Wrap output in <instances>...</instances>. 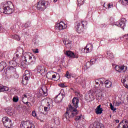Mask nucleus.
<instances>
[{
    "mask_svg": "<svg viewBox=\"0 0 128 128\" xmlns=\"http://www.w3.org/2000/svg\"><path fill=\"white\" fill-rule=\"evenodd\" d=\"M9 66L8 70L12 72H16V66H24V64L20 62L18 58H13V60L9 62Z\"/></svg>",
    "mask_w": 128,
    "mask_h": 128,
    "instance_id": "1",
    "label": "nucleus"
},
{
    "mask_svg": "<svg viewBox=\"0 0 128 128\" xmlns=\"http://www.w3.org/2000/svg\"><path fill=\"white\" fill-rule=\"evenodd\" d=\"M36 58V56L30 52H27L25 54L24 57L22 58V62H20L23 64V66L24 64H28L30 62H34Z\"/></svg>",
    "mask_w": 128,
    "mask_h": 128,
    "instance_id": "2",
    "label": "nucleus"
},
{
    "mask_svg": "<svg viewBox=\"0 0 128 128\" xmlns=\"http://www.w3.org/2000/svg\"><path fill=\"white\" fill-rule=\"evenodd\" d=\"M78 102H80V100L78 98H74L72 100V106H69V110L72 112V116H74L78 114V111L76 110L78 108Z\"/></svg>",
    "mask_w": 128,
    "mask_h": 128,
    "instance_id": "3",
    "label": "nucleus"
},
{
    "mask_svg": "<svg viewBox=\"0 0 128 128\" xmlns=\"http://www.w3.org/2000/svg\"><path fill=\"white\" fill-rule=\"evenodd\" d=\"M42 103L44 106V111L48 112L50 110V106L52 104V100L50 98H47L42 100Z\"/></svg>",
    "mask_w": 128,
    "mask_h": 128,
    "instance_id": "4",
    "label": "nucleus"
},
{
    "mask_svg": "<svg viewBox=\"0 0 128 128\" xmlns=\"http://www.w3.org/2000/svg\"><path fill=\"white\" fill-rule=\"evenodd\" d=\"M36 8L38 10H44L46 8V2L42 0H40V1L35 5Z\"/></svg>",
    "mask_w": 128,
    "mask_h": 128,
    "instance_id": "5",
    "label": "nucleus"
},
{
    "mask_svg": "<svg viewBox=\"0 0 128 128\" xmlns=\"http://www.w3.org/2000/svg\"><path fill=\"white\" fill-rule=\"evenodd\" d=\"M126 19L122 18L115 23V26L124 30L126 26Z\"/></svg>",
    "mask_w": 128,
    "mask_h": 128,
    "instance_id": "6",
    "label": "nucleus"
},
{
    "mask_svg": "<svg viewBox=\"0 0 128 128\" xmlns=\"http://www.w3.org/2000/svg\"><path fill=\"white\" fill-rule=\"evenodd\" d=\"M68 26L62 22H60L55 25V30H62L64 28H66Z\"/></svg>",
    "mask_w": 128,
    "mask_h": 128,
    "instance_id": "7",
    "label": "nucleus"
},
{
    "mask_svg": "<svg viewBox=\"0 0 128 128\" xmlns=\"http://www.w3.org/2000/svg\"><path fill=\"white\" fill-rule=\"evenodd\" d=\"M115 70L118 72H126V70H128V67L124 66H116Z\"/></svg>",
    "mask_w": 128,
    "mask_h": 128,
    "instance_id": "8",
    "label": "nucleus"
},
{
    "mask_svg": "<svg viewBox=\"0 0 128 128\" xmlns=\"http://www.w3.org/2000/svg\"><path fill=\"white\" fill-rule=\"evenodd\" d=\"M65 54L68 56L69 58H78V54L74 53V52L71 51H66Z\"/></svg>",
    "mask_w": 128,
    "mask_h": 128,
    "instance_id": "9",
    "label": "nucleus"
},
{
    "mask_svg": "<svg viewBox=\"0 0 128 128\" xmlns=\"http://www.w3.org/2000/svg\"><path fill=\"white\" fill-rule=\"evenodd\" d=\"M2 122L6 128L10 126H12V120H10L8 117H4L2 118Z\"/></svg>",
    "mask_w": 128,
    "mask_h": 128,
    "instance_id": "10",
    "label": "nucleus"
},
{
    "mask_svg": "<svg viewBox=\"0 0 128 128\" xmlns=\"http://www.w3.org/2000/svg\"><path fill=\"white\" fill-rule=\"evenodd\" d=\"M76 24V32H78V34H82V32L84 30V28L80 26V24L78 22H76L75 23Z\"/></svg>",
    "mask_w": 128,
    "mask_h": 128,
    "instance_id": "11",
    "label": "nucleus"
},
{
    "mask_svg": "<svg viewBox=\"0 0 128 128\" xmlns=\"http://www.w3.org/2000/svg\"><path fill=\"white\" fill-rule=\"evenodd\" d=\"M66 96V95H64L63 93H60L55 98V102L57 104H60V102H61L62 100L64 99V98Z\"/></svg>",
    "mask_w": 128,
    "mask_h": 128,
    "instance_id": "12",
    "label": "nucleus"
},
{
    "mask_svg": "<svg viewBox=\"0 0 128 128\" xmlns=\"http://www.w3.org/2000/svg\"><path fill=\"white\" fill-rule=\"evenodd\" d=\"M35 70L40 74H42L46 72V68L42 66H40L36 67Z\"/></svg>",
    "mask_w": 128,
    "mask_h": 128,
    "instance_id": "13",
    "label": "nucleus"
},
{
    "mask_svg": "<svg viewBox=\"0 0 128 128\" xmlns=\"http://www.w3.org/2000/svg\"><path fill=\"white\" fill-rule=\"evenodd\" d=\"M3 13L6 14H12V9L10 6H6L3 8Z\"/></svg>",
    "mask_w": 128,
    "mask_h": 128,
    "instance_id": "14",
    "label": "nucleus"
},
{
    "mask_svg": "<svg viewBox=\"0 0 128 128\" xmlns=\"http://www.w3.org/2000/svg\"><path fill=\"white\" fill-rule=\"evenodd\" d=\"M93 48L94 46H92V44H88L84 48V52H86V54H88V52H92Z\"/></svg>",
    "mask_w": 128,
    "mask_h": 128,
    "instance_id": "15",
    "label": "nucleus"
},
{
    "mask_svg": "<svg viewBox=\"0 0 128 128\" xmlns=\"http://www.w3.org/2000/svg\"><path fill=\"white\" fill-rule=\"evenodd\" d=\"M118 128H128V120H124L122 121V122L120 123Z\"/></svg>",
    "mask_w": 128,
    "mask_h": 128,
    "instance_id": "16",
    "label": "nucleus"
},
{
    "mask_svg": "<svg viewBox=\"0 0 128 128\" xmlns=\"http://www.w3.org/2000/svg\"><path fill=\"white\" fill-rule=\"evenodd\" d=\"M32 76V72L30 71L26 70L24 72V75L23 77V78L25 80H28L30 78V76Z\"/></svg>",
    "mask_w": 128,
    "mask_h": 128,
    "instance_id": "17",
    "label": "nucleus"
},
{
    "mask_svg": "<svg viewBox=\"0 0 128 128\" xmlns=\"http://www.w3.org/2000/svg\"><path fill=\"white\" fill-rule=\"evenodd\" d=\"M102 105H98L95 110V112L97 114H102V108H100Z\"/></svg>",
    "mask_w": 128,
    "mask_h": 128,
    "instance_id": "18",
    "label": "nucleus"
},
{
    "mask_svg": "<svg viewBox=\"0 0 128 128\" xmlns=\"http://www.w3.org/2000/svg\"><path fill=\"white\" fill-rule=\"evenodd\" d=\"M63 120L65 122H70V116L68 111L64 114L63 116Z\"/></svg>",
    "mask_w": 128,
    "mask_h": 128,
    "instance_id": "19",
    "label": "nucleus"
},
{
    "mask_svg": "<svg viewBox=\"0 0 128 128\" xmlns=\"http://www.w3.org/2000/svg\"><path fill=\"white\" fill-rule=\"evenodd\" d=\"M28 96L26 94H24L22 97V102L24 104H26V106H30L28 104Z\"/></svg>",
    "mask_w": 128,
    "mask_h": 128,
    "instance_id": "20",
    "label": "nucleus"
},
{
    "mask_svg": "<svg viewBox=\"0 0 128 128\" xmlns=\"http://www.w3.org/2000/svg\"><path fill=\"white\" fill-rule=\"evenodd\" d=\"M106 88H112V82L110 81V80H106L104 82Z\"/></svg>",
    "mask_w": 128,
    "mask_h": 128,
    "instance_id": "21",
    "label": "nucleus"
},
{
    "mask_svg": "<svg viewBox=\"0 0 128 128\" xmlns=\"http://www.w3.org/2000/svg\"><path fill=\"white\" fill-rule=\"evenodd\" d=\"M6 67V63L4 62H2L0 63V72L4 70V68Z\"/></svg>",
    "mask_w": 128,
    "mask_h": 128,
    "instance_id": "22",
    "label": "nucleus"
},
{
    "mask_svg": "<svg viewBox=\"0 0 128 128\" xmlns=\"http://www.w3.org/2000/svg\"><path fill=\"white\" fill-rule=\"evenodd\" d=\"M8 87L6 86H0V92L8 91Z\"/></svg>",
    "mask_w": 128,
    "mask_h": 128,
    "instance_id": "23",
    "label": "nucleus"
},
{
    "mask_svg": "<svg viewBox=\"0 0 128 128\" xmlns=\"http://www.w3.org/2000/svg\"><path fill=\"white\" fill-rule=\"evenodd\" d=\"M26 124H30V122H24L22 121L20 124V128H26Z\"/></svg>",
    "mask_w": 128,
    "mask_h": 128,
    "instance_id": "24",
    "label": "nucleus"
},
{
    "mask_svg": "<svg viewBox=\"0 0 128 128\" xmlns=\"http://www.w3.org/2000/svg\"><path fill=\"white\" fill-rule=\"evenodd\" d=\"M107 58H110V60L114 58V54L110 52H107Z\"/></svg>",
    "mask_w": 128,
    "mask_h": 128,
    "instance_id": "25",
    "label": "nucleus"
},
{
    "mask_svg": "<svg viewBox=\"0 0 128 128\" xmlns=\"http://www.w3.org/2000/svg\"><path fill=\"white\" fill-rule=\"evenodd\" d=\"M100 82L98 80H96L95 81V82L96 84V85L95 86H96V88H98V86L100 88H102V82Z\"/></svg>",
    "mask_w": 128,
    "mask_h": 128,
    "instance_id": "26",
    "label": "nucleus"
},
{
    "mask_svg": "<svg viewBox=\"0 0 128 128\" xmlns=\"http://www.w3.org/2000/svg\"><path fill=\"white\" fill-rule=\"evenodd\" d=\"M120 2L122 6H128V0H120Z\"/></svg>",
    "mask_w": 128,
    "mask_h": 128,
    "instance_id": "27",
    "label": "nucleus"
},
{
    "mask_svg": "<svg viewBox=\"0 0 128 128\" xmlns=\"http://www.w3.org/2000/svg\"><path fill=\"white\" fill-rule=\"evenodd\" d=\"M84 116L82 114H80L79 116H77L76 118V120H84Z\"/></svg>",
    "mask_w": 128,
    "mask_h": 128,
    "instance_id": "28",
    "label": "nucleus"
},
{
    "mask_svg": "<svg viewBox=\"0 0 128 128\" xmlns=\"http://www.w3.org/2000/svg\"><path fill=\"white\" fill-rule=\"evenodd\" d=\"M40 92H42V94H44V96H46V88H42L40 90Z\"/></svg>",
    "mask_w": 128,
    "mask_h": 128,
    "instance_id": "29",
    "label": "nucleus"
},
{
    "mask_svg": "<svg viewBox=\"0 0 128 128\" xmlns=\"http://www.w3.org/2000/svg\"><path fill=\"white\" fill-rule=\"evenodd\" d=\"M102 90H104L102 88H98V89L96 90L95 92L96 94H100Z\"/></svg>",
    "mask_w": 128,
    "mask_h": 128,
    "instance_id": "30",
    "label": "nucleus"
},
{
    "mask_svg": "<svg viewBox=\"0 0 128 128\" xmlns=\"http://www.w3.org/2000/svg\"><path fill=\"white\" fill-rule=\"evenodd\" d=\"M81 24H82V28H86V26L88 24V22L86 21H82L81 22Z\"/></svg>",
    "mask_w": 128,
    "mask_h": 128,
    "instance_id": "31",
    "label": "nucleus"
},
{
    "mask_svg": "<svg viewBox=\"0 0 128 128\" xmlns=\"http://www.w3.org/2000/svg\"><path fill=\"white\" fill-rule=\"evenodd\" d=\"M12 38L14 40H20V36L15 34L12 36Z\"/></svg>",
    "mask_w": 128,
    "mask_h": 128,
    "instance_id": "32",
    "label": "nucleus"
},
{
    "mask_svg": "<svg viewBox=\"0 0 128 128\" xmlns=\"http://www.w3.org/2000/svg\"><path fill=\"white\" fill-rule=\"evenodd\" d=\"M18 96H14L12 98V100L14 102H18Z\"/></svg>",
    "mask_w": 128,
    "mask_h": 128,
    "instance_id": "33",
    "label": "nucleus"
},
{
    "mask_svg": "<svg viewBox=\"0 0 128 128\" xmlns=\"http://www.w3.org/2000/svg\"><path fill=\"white\" fill-rule=\"evenodd\" d=\"M31 22L30 21H28L24 24V28H30V26Z\"/></svg>",
    "mask_w": 128,
    "mask_h": 128,
    "instance_id": "34",
    "label": "nucleus"
},
{
    "mask_svg": "<svg viewBox=\"0 0 128 128\" xmlns=\"http://www.w3.org/2000/svg\"><path fill=\"white\" fill-rule=\"evenodd\" d=\"M13 76L14 78H18L20 77V76L18 75V72H16V71L15 72H13Z\"/></svg>",
    "mask_w": 128,
    "mask_h": 128,
    "instance_id": "35",
    "label": "nucleus"
},
{
    "mask_svg": "<svg viewBox=\"0 0 128 128\" xmlns=\"http://www.w3.org/2000/svg\"><path fill=\"white\" fill-rule=\"evenodd\" d=\"M66 78H72V74H70V72H68V71L66 72V74L65 75Z\"/></svg>",
    "mask_w": 128,
    "mask_h": 128,
    "instance_id": "36",
    "label": "nucleus"
},
{
    "mask_svg": "<svg viewBox=\"0 0 128 128\" xmlns=\"http://www.w3.org/2000/svg\"><path fill=\"white\" fill-rule=\"evenodd\" d=\"M110 106L112 110H113L114 112V110H116V108H114V106H112V103L110 104Z\"/></svg>",
    "mask_w": 128,
    "mask_h": 128,
    "instance_id": "37",
    "label": "nucleus"
},
{
    "mask_svg": "<svg viewBox=\"0 0 128 128\" xmlns=\"http://www.w3.org/2000/svg\"><path fill=\"white\" fill-rule=\"evenodd\" d=\"M66 46L68 48H70L72 46V43H70V42H67L66 44Z\"/></svg>",
    "mask_w": 128,
    "mask_h": 128,
    "instance_id": "38",
    "label": "nucleus"
},
{
    "mask_svg": "<svg viewBox=\"0 0 128 128\" xmlns=\"http://www.w3.org/2000/svg\"><path fill=\"white\" fill-rule=\"evenodd\" d=\"M77 2L79 4H80V6L84 4V0H77Z\"/></svg>",
    "mask_w": 128,
    "mask_h": 128,
    "instance_id": "39",
    "label": "nucleus"
},
{
    "mask_svg": "<svg viewBox=\"0 0 128 128\" xmlns=\"http://www.w3.org/2000/svg\"><path fill=\"white\" fill-rule=\"evenodd\" d=\"M6 112L8 114L11 115L12 110H10V108H6Z\"/></svg>",
    "mask_w": 128,
    "mask_h": 128,
    "instance_id": "40",
    "label": "nucleus"
},
{
    "mask_svg": "<svg viewBox=\"0 0 128 128\" xmlns=\"http://www.w3.org/2000/svg\"><path fill=\"white\" fill-rule=\"evenodd\" d=\"M96 59H92L90 60V64H96Z\"/></svg>",
    "mask_w": 128,
    "mask_h": 128,
    "instance_id": "41",
    "label": "nucleus"
},
{
    "mask_svg": "<svg viewBox=\"0 0 128 128\" xmlns=\"http://www.w3.org/2000/svg\"><path fill=\"white\" fill-rule=\"evenodd\" d=\"M32 114L34 118H38V116L36 115V111H32Z\"/></svg>",
    "mask_w": 128,
    "mask_h": 128,
    "instance_id": "42",
    "label": "nucleus"
},
{
    "mask_svg": "<svg viewBox=\"0 0 128 128\" xmlns=\"http://www.w3.org/2000/svg\"><path fill=\"white\" fill-rule=\"evenodd\" d=\"M108 8H114V4L112 3H109L108 4Z\"/></svg>",
    "mask_w": 128,
    "mask_h": 128,
    "instance_id": "43",
    "label": "nucleus"
},
{
    "mask_svg": "<svg viewBox=\"0 0 128 128\" xmlns=\"http://www.w3.org/2000/svg\"><path fill=\"white\" fill-rule=\"evenodd\" d=\"M27 128H34V125L32 123H30Z\"/></svg>",
    "mask_w": 128,
    "mask_h": 128,
    "instance_id": "44",
    "label": "nucleus"
},
{
    "mask_svg": "<svg viewBox=\"0 0 128 128\" xmlns=\"http://www.w3.org/2000/svg\"><path fill=\"white\" fill-rule=\"evenodd\" d=\"M122 104V102H116V106H118Z\"/></svg>",
    "mask_w": 128,
    "mask_h": 128,
    "instance_id": "45",
    "label": "nucleus"
},
{
    "mask_svg": "<svg viewBox=\"0 0 128 128\" xmlns=\"http://www.w3.org/2000/svg\"><path fill=\"white\" fill-rule=\"evenodd\" d=\"M32 50L34 54H38V49H34Z\"/></svg>",
    "mask_w": 128,
    "mask_h": 128,
    "instance_id": "46",
    "label": "nucleus"
},
{
    "mask_svg": "<svg viewBox=\"0 0 128 128\" xmlns=\"http://www.w3.org/2000/svg\"><path fill=\"white\" fill-rule=\"evenodd\" d=\"M54 122L56 124H60V120L58 118L57 120H54Z\"/></svg>",
    "mask_w": 128,
    "mask_h": 128,
    "instance_id": "47",
    "label": "nucleus"
},
{
    "mask_svg": "<svg viewBox=\"0 0 128 128\" xmlns=\"http://www.w3.org/2000/svg\"><path fill=\"white\" fill-rule=\"evenodd\" d=\"M60 86H61V88H66V86L64 84H60Z\"/></svg>",
    "mask_w": 128,
    "mask_h": 128,
    "instance_id": "48",
    "label": "nucleus"
},
{
    "mask_svg": "<svg viewBox=\"0 0 128 128\" xmlns=\"http://www.w3.org/2000/svg\"><path fill=\"white\" fill-rule=\"evenodd\" d=\"M16 54V57H14V58H18V59L20 60V58H18V56H19L18 54ZM20 62H22V61L20 60Z\"/></svg>",
    "mask_w": 128,
    "mask_h": 128,
    "instance_id": "49",
    "label": "nucleus"
},
{
    "mask_svg": "<svg viewBox=\"0 0 128 128\" xmlns=\"http://www.w3.org/2000/svg\"><path fill=\"white\" fill-rule=\"evenodd\" d=\"M2 56H4V53L0 52V58H2Z\"/></svg>",
    "mask_w": 128,
    "mask_h": 128,
    "instance_id": "50",
    "label": "nucleus"
},
{
    "mask_svg": "<svg viewBox=\"0 0 128 128\" xmlns=\"http://www.w3.org/2000/svg\"><path fill=\"white\" fill-rule=\"evenodd\" d=\"M90 14H91V16H92V11H90V12H88V16H90Z\"/></svg>",
    "mask_w": 128,
    "mask_h": 128,
    "instance_id": "51",
    "label": "nucleus"
},
{
    "mask_svg": "<svg viewBox=\"0 0 128 128\" xmlns=\"http://www.w3.org/2000/svg\"><path fill=\"white\" fill-rule=\"evenodd\" d=\"M56 78V74H53L52 76V78Z\"/></svg>",
    "mask_w": 128,
    "mask_h": 128,
    "instance_id": "52",
    "label": "nucleus"
},
{
    "mask_svg": "<svg viewBox=\"0 0 128 128\" xmlns=\"http://www.w3.org/2000/svg\"><path fill=\"white\" fill-rule=\"evenodd\" d=\"M114 122L116 123V124H118V122H120V120H114Z\"/></svg>",
    "mask_w": 128,
    "mask_h": 128,
    "instance_id": "53",
    "label": "nucleus"
},
{
    "mask_svg": "<svg viewBox=\"0 0 128 128\" xmlns=\"http://www.w3.org/2000/svg\"><path fill=\"white\" fill-rule=\"evenodd\" d=\"M63 42H64V44L66 46V40H63Z\"/></svg>",
    "mask_w": 128,
    "mask_h": 128,
    "instance_id": "54",
    "label": "nucleus"
},
{
    "mask_svg": "<svg viewBox=\"0 0 128 128\" xmlns=\"http://www.w3.org/2000/svg\"><path fill=\"white\" fill-rule=\"evenodd\" d=\"M22 84H26V83H24V80H22Z\"/></svg>",
    "mask_w": 128,
    "mask_h": 128,
    "instance_id": "55",
    "label": "nucleus"
},
{
    "mask_svg": "<svg viewBox=\"0 0 128 128\" xmlns=\"http://www.w3.org/2000/svg\"><path fill=\"white\" fill-rule=\"evenodd\" d=\"M77 38H79V40H80V38H82V37H80V36H77Z\"/></svg>",
    "mask_w": 128,
    "mask_h": 128,
    "instance_id": "56",
    "label": "nucleus"
},
{
    "mask_svg": "<svg viewBox=\"0 0 128 128\" xmlns=\"http://www.w3.org/2000/svg\"><path fill=\"white\" fill-rule=\"evenodd\" d=\"M22 2H26V0H22Z\"/></svg>",
    "mask_w": 128,
    "mask_h": 128,
    "instance_id": "57",
    "label": "nucleus"
},
{
    "mask_svg": "<svg viewBox=\"0 0 128 128\" xmlns=\"http://www.w3.org/2000/svg\"><path fill=\"white\" fill-rule=\"evenodd\" d=\"M58 2V0H54V2Z\"/></svg>",
    "mask_w": 128,
    "mask_h": 128,
    "instance_id": "58",
    "label": "nucleus"
},
{
    "mask_svg": "<svg viewBox=\"0 0 128 128\" xmlns=\"http://www.w3.org/2000/svg\"><path fill=\"white\" fill-rule=\"evenodd\" d=\"M2 110V107H0V112Z\"/></svg>",
    "mask_w": 128,
    "mask_h": 128,
    "instance_id": "59",
    "label": "nucleus"
},
{
    "mask_svg": "<svg viewBox=\"0 0 128 128\" xmlns=\"http://www.w3.org/2000/svg\"><path fill=\"white\" fill-rule=\"evenodd\" d=\"M22 50V52H24V50Z\"/></svg>",
    "mask_w": 128,
    "mask_h": 128,
    "instance_id": "60",
    "label": "nucleus"
}]
</instances>
